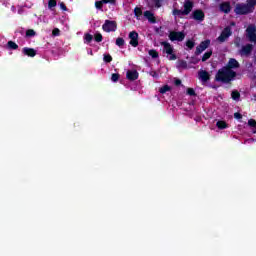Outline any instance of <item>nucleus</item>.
<instances>
[{
	"label": "nucleus",
	"mask_w": 256,
	"mask_h": 256,
	"mask_svg": "<svg viewBox=\"0 0 256 256\" xmlns=\"http://www.w3.org/2000/svg\"><path fill=\"white\" fill-rule=\"evenodd\" d=\"M216 127H218V129H227L229 125L227 124V122L220 120L216 123Z\"/></svg>",
	"instance_id": "20"
},
{
	"label": "nucleus",
	"mask_w": 256,
	"mask_h": 256,
	"mask_svg": "<svg viewBox=\"0 0 256 256\" xmlns=\"http://www.w3.org/2000/svg\"><path fill=\"white\" fill-rule=\"evenodd\" d=\"M92 41H93V35L89 33L84 34V43L89 45V43H91Z\"/></svg>",
	"instance_id": "21"
},
{
	"label": "nucleus",
	"mask_w": 256,
	"mask_h": 256,
	"mask_svg": "<svg viewBox=\"0 0 256 256\" xmlns=\"http://www.w3.org/2000/svg\"><path fill=\"white\" fill-rule=\"evenodd\" d=\"M59 33H60L59 28H55V29L52 31L53 37H59Z\"/></svg>",
	"instance_id": "37"
},
{
	"label": "nucleus",
	"mask_w": 256,
	"mask_h": 256,
	"mask_svg": "<svg viewBox=\"0 0 256 256\" xmlns=\"http://www.w3.org/2000/svg\"><path fill=\"white\" fill-rule=\"evenodd\" d=\"M126 77L129 79V81H135L136 79H139V73L137 70H128Z\"/></svg>",
	"instance_id": "11"
},
{
	"label": "nucleus",
	"mask_w": 256,
	"mask_h": 256,
	"mask_svg": "<svg viewBox=\"0 0 256 256\" xmlns=\"http://www.w3.org/2000/svg\"><path fill=\"white\" fill-rule=\"evenodd\" d=\"M253 11H255V2H251V0H247L246 4H237L234 9V13H236V15H247L249 13H253Z\"/></svg>",
	"instance_id": "2"
},
{
	"label": "nucleus",
	"mask_w": 256,
	"mask_h": 256,
	"mask_svg": "<svg viewBox=\"0 0 256 256\" xmlns=\"http://www.w3.org/2000/svg\"><path fill=\"white\" fill-rule=\"evenodd\" d=\"M234 117H235V119H241V114L240 113H235L234 114Z\"/></svg>",
	"instance_id": "41"
},
{
	"label": "nucleus",
	"mask_w": 256,
	"mask_h": 256,
	"mask_svg": "<svg viewBox=\"0 0 256 256\" xmlns=\"http://www.w3.org/2000/svg\"><path fill=\"white\" fill-rule=\"evenodd\" d=\"M130 45L132 47H137L139 45V33L132 31L129 33Z\"/></svg>",
	"instance_id": "8"
},
{
	"label": "nucleus",
	"mask_w": 256,
	"mask_h": 256,
	"mask_svg": "<svg viewBox=\"0 0 256 256\" xmlns=\"http://www.w3.org/2000/svg\"><path fill=\"white\" fill-rule=\"evenodd\" d=\"M161 45L163 47V53L166 54L167 59H169V61H175L177 59V55H175L173 46L169 44V42H162Z\"/></svg>",
	"instance_id": "3"
},
{
	"label": "nucleus",
	"mask_w": 256,
	"mask_h": 256,
	"mask_svg": "<svg viewBox=\"0 0 256 256\" xmlns=\"http://www.w3.org/2000/svg\"><path fill=\"white\" fill-rule=\"evenodd\" d=\"M186 46L188 47V49H193L195 47V42L193 40H188L186 42Z\"/></svg>",
	"instance_id": "33"
},
{
	"label": "nucleus",
	"mask_w": 256,
	"mask_h": 256,
	"mask_svg": "<svg viewBox=\"0 0 256 256\" xmlns=\"http://www.w3.org/2000/svg\"><path fill=\"white\" fill-rule=\"evenodd\" d=\"M103 3H115V0H102Z\"/></svg>",
	"instance_id": "42"
},
{
	"label": "nucleus",
	"mask_w": 256,
	"mask_h": 256,
	"mask_svg": "<svg viewBox=\"0 0 256 256\" xmlns=\"http://www.w3.org/2000/svg\"><path fill=\"white\" fill-rule=\"evenodd\" d=\"M193 10V2L186 0L184 2V9L183 10H173V15L175 17H181V15H189L191 11Z\"/></svg>",
	"instance_id": "4"
},
{
	"label": "nucleus",
	"mask_w": 256,
	"mask_h": 256,
	"mask_svg": "<svg viewBox=\"0 0 256 256\" xmlns=\"http://www.w3.org/2000/svg\"><path fill=\"white\" fill-rule=\"evenodd\" d=\"M88 55H93V50H88Z\"/></svg>",
	"instance_id": "45"
},
{
	"label": "nucleus",
	"mask_w": 256,
	"mask_h": 256,
	"mask_svg": "<svg viewBox=\"0 0 256 256\" xmlns=\"http://www.w3.org/2000/svg\"><path fill=\"white\" fill-rule=\"evenodd\" d=\"M104 61H105V63H111V61H113V58L111 57V55L105 54Z\"/></svg>",
	"instance_id": "34"
},
{
	"label": "nucleus",
	"mask_w": 256,
	"mask_h": 256,
	"mask_svg": "<svg viewBox=\"0 0 256 256\" xmlns=\"http://www.w3.org/2000/svg\"><path fill=\"white\" fill-rule=\"evenodd\" d=\"M248 125L249 127H254L255 129L253 130V133H256V121L253 119L248 120Z\"/></svg>",
	"instance_id": "27"
},
{
	"label": "nucleus",
	"mask_w": 256,
	"mask_h": 256,
	"mask_svg": "<svg viewBox=\"0 0 256 256\" xmlns=\"http://www.w3.org/2000/svg\"><path fill=\"white\" fill-rule=\"evenodd\" d=\"M231 95H232V99H234V101H239V97H241V95L239 94L238 91H233Z\"/></svg>",
	"instance_id": "30"
},
{
	"label": "nucleus",
	"mask_w": 256,
	"mask_h": 256,
	"mask_svg": "<svg viewBox=\"0 0 256 256\" xmlns=\"http://www.w3.org/2000/svg\"><path fill=\"white\" fill-rule=\"evenodd\" d=\"M177 69H187V62L178 60L176 64Z\"/></svg>",
	"instance_id": "19"
},
{
	"label": "nucleus",
	"mask_w": 256,
	"mask_h": 256,
	"mask_svg": "<svg viewBox=\"0 0 256 256\" xmlns=\"http://www.w3.org/2000/svg\"><path fill=\"white\" fill-rule=\"evenodd\" d=\"M36 33L35 30L30 29L26 31V37H35Z\"/></svg>",
	"instance_id": "32"
},
{
	"label": "nucleus",
	"mask_w": 256,
	"mask_h": 256,
	"mask_svg": "<svg viewBox=\"0 0 256 256\" xmlns=\"http://www.w3.org/2000/svg\"><path fill=\"white\" fill-rule=\"evenodd\" d=\"M134 14H135L136 19L139 20V19H141V16L143 15V11L141 10V8L136 7L134 9Z\"/></svg>",
	"instance_id": "23"
},
{
	"label": "nucleus",
	"mask_w": 256,
	"mask_h": 256,
	"mask_svg": "<svg viewBox=\"0 0 256 256\" xmlns=\"http://www.w3.org/2000/svg\"><path fill=\"white\" fill-rule=\"evenodd\" d=\"M111 81H113V83H117L119 81V74H112Z\"/></svg>",
	"instance_id": "35"
},
{
	"label": "nucleus",
	"mask_w": 256,
	"mask_h": 256,
	"mask_svg": "<svg viewBox=\"0 0 256 256\" xmlns=\"http://www.w3.org/2000/svg\"><path fill=\"white\" fill-rule=\"evenodd\" d=\"M17 13H18V15H22L23 14V7H18Z\"/></svg>",
	"instance_id": "40"
},
{
	"label": "nucleus",
	"mask_w": 256,
	"mask_h": 256,
	"mask_svg": "<svg viewBox=\"0 0 256 256\" xmlns=\"http://www.w3.org/2000/svg\"><path fill=\"white\" fill-rule=\"evenodd\" d=\"M144 17H146V19H148L150 23H155V16L152 14L151 11H145Z\"/></svg>",
	"instance_id": "17"
},
{
	"label": "nucleus",
	"mask_w": 256,
	"mask_h": 256,
	"mask_svg": "<svg viewBox=\"0 0 256 256\" xmlns=\"http://www.w3.org/2000/svg\"><path fill=\"white\" fill-rule=\"evenodd\" d=\"M220 11L222 13H229L231 11V4L229 2H224L220 5Z\"/></svg>",
	"instance_id": "15"
},
{
	"label": "nucleus",
	"mask_w": 256,
	"mask_h": 256,
	"mask_svg": "<svg viewBox=\"0 0 256 256\" xmlns=\"http://www.w3.org/2000/svg\"><path fill=\"white\" fill-rule=\"evenodd\" d=\"M211 55H213V52L212 51H208L206 52L203 57H202V61H207V59H210L211 58Z\"/></svg>",
	"instance_id": "26"
},
{
	"label": "nucleus",
	"mask_w": 256,
	"mask_h": 256,
	"mask_svg": "<svg viewBox=\"0 0 256 256\" xmlns=\"http://www.w3.org/2000/svg\"><path fill=\"white\" fill-rule=\"evenodd\" d=\"M209 45H211V40H205L201 42L200 45L196 48V55H201V53H203V51H205Z\"/></svg>",
	"instance_id": "10"
},
{
	"label": "nucleus",
	"mask_w": 256,
	"mask_h": 256,
	"mask_svg": "<svg viewBox=\"0 0 256 256\" xmlns=\"http://www.w3.org/2000/svg\"><path fill=\"white\" fill-rule=\"evenodd\" d=\"M251 51H253V45L247 44L246 46L242 47L240 55H249Z\"/></svg>",
	"instance_id": "14"
},
{
	"label": "nucleus",
	"mask_w": 256,
	"mask_h": 256,
	"mask_svg": "<svg viewBox=\"0 0 256 256\" xmlns=\"http://www.w3.org/2000/svg\"><path fill=\"white\" fill-rule=\"evenodd\" d=\"M246 37L251 43H256V27L251 24L246 29Z\"/></svg>",
	"instance_id": "5"
},
{
	"label": "nucleus",
	"mask_w": 256,
	"mask_h": 256,
	"mask_svg": "<svg viewBox=\"0 0 256 256\" xmlns=\"http://www.w3.org/2000/svg\"><path fill=\"white\" fill-rule=\"evenodd\" d=\"M235 71L230 68L224 67L218 71L216 74V81H221L222 83H229L235 79Z\"/></svg>",
	"instance_id": "1"
},
{
	"label": "nucleus",
	"mask_w": 256,
	"mask_h": 256,
	"mask_svg": "<svg viewBox=\"0 0 256 256\" xmlns=\"http://www.w3.org/2000/svg\"><path fill=\"white\" fill-rule=\"evenodd\" d=\"M229 37H231V28L226 27L222 31L221 35L218 37V41L220 43H224V41H227V39H229Z\"/></svg>",
	"instance_id": "9"
},
{
	"label": "nucleus",
	"mask_w": 256,
	"mask_h": 256,
	"mask_svg": "<svg viewBox=\"0 0 256 256\" xmlns=\"http://www.w3.org/2000/svg\"><path fill=\"white\" fill-rule=\"evenodd\" d=\"M148 55H150V57H152V59H157V57H159V53L153 49L148 51Z\"/></svg>",
	"instance_id": "24"
},
{
	"label": "nucleus",
	"mask_w": 256,
	"mask_h": 256,
	"mask_svg": "<svg viewBox=\"0 0 256 256\" xmlns=\"http://www.w3.org/2000/svg\"><path fill=\"white\" fill-rule=\"evenodd\" d=\"M193 19L196 21H203L205 19V14L201 10H196L193 12Z\"/></svg>",
	"instance_id": "12"
},
{
	"label": "nucleus",
	"mask_w": 256,
	"mask_h": 256,
	"mask_svg": "<svg viewBox=\"0 0 256 256\" xmlns=\"http://www.w3.org/2000/svg\"><path fill=\"white\" fill-rule=\"evenodd\" d=\"M174 83H175V85H180V84H181V80L175 79V80H174Z\"/></svg>",
	"instance_id": "43"
},
{
	"label": "nucleus",
	"mask_w": 256,
	"mask_h": 256,
	"mask_svg": "<svg viewBox=\"0 0 256 256\" xmlns=\"http://www.w3.org/2000/svg\"><path fill=\"white\" fill-rule=\"evenodd\" d=\"M170 41H183L185 39V32L171 31L169 33Z\"/></svg>",
	"instance_id": "7"
},
{
	"label": "nucleus",
	"mask_w": 256,
	"mask_h": 256,
	"mask_svg": "<svg viewBox=\"0 0 256 256\" xmlns=\"http://www.w3.org/2000/svg\"><path fill=\"white\" fill-rule=\"evenodd\" d=\"M11 11H12L13 13H17V10L15 9V6H12V7H11Z\"/></svg>",
	"instance_id": "44"
},
{
	"label": "nucleus",
	"mask_w": 256,
	"mask_h": 256,
	"mask_svg": "<svg viewBox=\"0 0 256 256\" xmlns=\"http://www.w3.org/2000/svg\"><path fill=\"white\" fill-rule=\"evenodd\" d=\"M23 53L28 57H35L37 55V52L33 48H23Z\"/></svg>",
	"instance_id": "16"
},
{
	"label": "nucleus",
	"mask_w": 256,
	"mask_h": 256,
	"mask_svg": "<svg viewBox=\"0 0 256 256\" xmlns=\"http://www.w3.org/2000/svg\"><path fill=\"white\" fill-rule=\"evenodd\" d=\"M94 39L97 43H101V41H103V35H101V33H96Z\"/></svg>",
	"instance_id": "25"
},
{
	"label": "nucleus",
	"mask_w": 256,
	"mask_h": 256,
	"mask_svg": "<svg viewBox=\"0 0 256 256\" xmlns=\"http://www.w3.org/2000/svg\"><path fill=\"white\" fill-rule=\"evenodd\" d=\"M228 67H229V69H237V67H239V62H237V60L231 58L228 62Z\"/></svg>",
	"instance_id": "18"
},
{
	"label": "nucleus",
	"mask_w": 256,
	"mask_h": 256,
	"mask_svg": "<svg viewBox=\"0 0 256 256\" xmlns=\"http://www.w3.org/2000/svg\"><path fill=\"white\" fill-rule=\"evenodd\" d=\"M251 142H253V139L246 140V143H251Z\"/></svg>",
	"instance_id": "46"
},
{
	"label": "nucleus",
	"mask_w": 256,
	"mask_h": 256,
	"mask_svg": "<svg viewBox=\"0 0 256 256\" xmlns=\"http://www.w3.org/2000/svg\"><path fill=\"white\" fill-rule=\"evenodd\" d=\"M168 91H171V87L169 85H164L159 89V93H161V95H165Z\"/></svg>",
	"instance_id": "22"
},
{
	"label": "nucleus",
	"mask_w": 256,
	"mask_h": 256,
	"mask_svg": "<svg viewBox=\"0 0 256 256\" xmlns=\"http://www.w3.org/2000/svg\"><path fill=\"white\" fill-rule=\"evenodd\" d=\"M198 77L202 83H207L209 79V72L202 70L198 73Z\"/></svg>",
	"instance_id": "13"
},
{
	"label": "nucleus",
	"mask_w": 256,
	"mask_h": 256,
	"mask_svg": "<svg viewBox=\"0 0 256 256\" xmlns=\"http://www.w3.org/2000/svg\"><path fill=\"white\" fill-rule=\"evenodd\" d=\"M116 45L118 47H123V45H125V40L123 38H117L116 39Z\"/></svg>",
	"instance_id": "29"
},
{
	"label": "nucleus",
	"mask_w": 256,
	"mask_h": 256,
	"mask_svg": "<svg viewBox=\"0 0 256 256\" xmlns=\"http://www.w3.org/2000/svg\"><path fill=\"white\" fill-rule=\"evenodd\" d=\"M102 29L106 33H111L112 31H117V23L115 21L106 20L102 26Z\"/></svg>",
	"instance_id": "6"
},
{
	"label": "nucleus",
	"mask_w": 256,
	"mask_h": 256,
	"mask_svg": "<svg viewBox=\"0 0 256 256\" xmlns=\"http://www.w3.org/2000/svg\"><path fill=\"white\" fill-rule=\"evenodd\" d=\"M53 7H57V0H49L48 1V8L52 9Z\"/></svg>",
	"instance_id": "28"
},
{
	"label": "nucleus",
	"mask_w": 256,
	"mask_h": 256,
	"mask_svg": "<svg viewBox=\"0 0 256 256\" xmlns=\"http://www.w3.org/2000/svg\"><path fill=\"white\" fill-rule=\"evenodd\" d=\"M60 9L62 11H67V6H65V3H63V2L60 3Z\"/></svg>",
	"instance_id": "39"
},
{
	"label": "nucleus",
	"mask_w": 256,
	"mask_h": 256,
	"mask_svg": "<svg viewBox=\"0 0 256 256\" xmlns=\"http://www.w3.org/2000/svg\"><path fill=\"white\" fill-rule=\"evenodd\" d=\"M8 47L9 49H14V50L19 48V46L13 41L8 42Z\"/></svg>",
	"instance_id": "31"
},
{
	"label": "nucleus",
	"mask_w": 256,
	"mask_h": 256,
	"mask_svg": "<svg viewBox=\"0 0 256 256\" xmlns=\"http://www.w3.org/2000/svg\"><path fill=\"white\" fill-rule=\"evenodd\" d=\"M187 94L190 95V96H193V95H195V90L193 88H188L187 89Z\"/></svg>",
	"instance_id": "38"
},
{
	"label": "nucleus",
	"mask_w": 256,
	"mask_h": 256,
	"mask_svg": "<svg viewBox=\"0 0 256 256\" xmlns=\"http://www.w3.org/2000/svg\"><path fill=\"white\" fill-rule=\"evenodd\" d=\"M95 7L96 9H103V1H96Z\"/></svg>",
	"instance_id": "36"
},
{
	"label": "nucleus",
	"mask_w": 256,
	"mask_h": 256,
	"mask_svg": "<svg viewBox=\"0 0 256 256\" xmlns=\"http://www.w3.org/2000/svg\"><path fill=\"white\" fill-rule=\"evenodd\" d=\"M251 3H254V5H256V0H250Z\"/></svg>",
	"instance_id": "47"
}]
</instances>
